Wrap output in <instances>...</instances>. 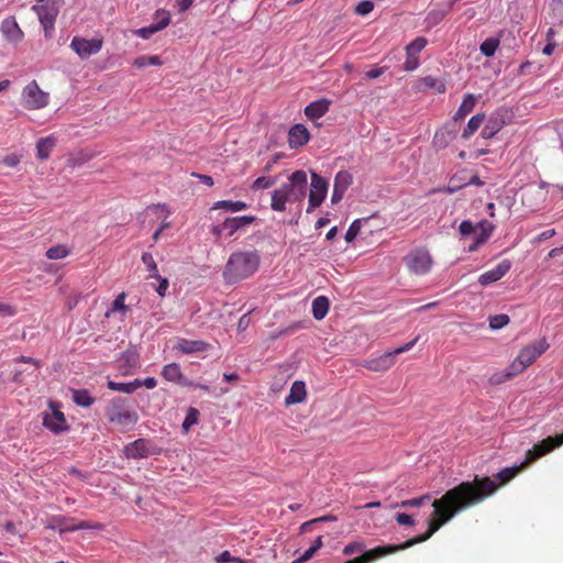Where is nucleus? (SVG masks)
Here are the masks:
<instances>
[{
	"label": "nucleus",
	"instance_id": "nucleus-1",
	"mask_svg": "<svg viewBox=\"0 0 563 563\" xmlns=\"http://www.w3.org/2000/svg\"><path fill=\"white\" fill-rule=\"evenodd\" d=\"M531 449L527 451L525 461L519 465L505 467L500 472L496 474V478L499 481L497 483L493 478L488 476L479 477L475 476L472 482H462L455 487L446 490L443 496L434 501H440L449 495V493H453L454 498L452 501L444 504V508L449 509V511H453L452 518L477 504L484 501L487 497L494 495L500 486L506 485L512 478H515L525 467L534 461H528L529 453Z\"/></svg>",
	"mask_w": 563,
	"mask_h": 563
},
{
	"label": "nucleus",
	"instance_id": "nucleus-2",
	"mask_svg": "<svg viewBox=\"0 0 563 563\" xmlns=\"http://www.w3.org/2000/svg\"><path fill=\"white\" fill-rule=\"evenodd\" d=\"M453 495V493H449V495H446L444 499L432 503L433 514L431 520L429 521L428 530L424 533L411 538L398 545L388 544L384 547H376L372 550L365 551L362 555L352 559L353 563H371L385 555L396 553L397 551L400 550H406L415 544L427 541L442 526H444L452 519L453 511H449V509H445L444 504L452 501V499L454 498Z\"/></svg>",
	"mask_w": 563,
	"mask_h": 563
},
{
	"label": "nucleus",
	"instance_id": "nucleus-3",
	"mask_svg": "<svg viewBox=\"0 0 563 563\" xmlns=\"http://www.w3.org/2000/svg\"><path fill=\"white\" fill-rule=\"evenodd\" d=\"M308 177L305 170H296L272 192L271 208L276 212L286 211L287 202H301L307 195Z\"/></svg>",
	"mask_w": 563,
	"mask_h": 563
},
{
	"label": "nucleus",
	"instance_id": "nucleus-4",
	"mask_svg": "<svg viewBox=\"0 0 563 563\" xmlns=\"http://www.w3.org/2000/svg\"><path fill=\"white\" fill-rule=\"evenodd\" d=\"M260 255L256 251H236L233 252L224 266L222 277L227 285H234L252 275L260 267Z\"/></svg>",
	"mask_w": 563,
	"mask_h": 563
},
{
	"label": "nucleus",
	"instance_id": "nucleus-5",
	"mask_svg": "<svg viewBox=\"0 0 563 563\" xmlns=\"http://www.w3.org/2000/svg\"><path fill=\"white\" fill-rule=\"evenodd\" d=\"M104 415L110 423L118 427L121 431H128L139 421V415L131 409L128 400L114 397L104 409Z\"/></svg>",
	"mask_w": 563,
	"mask_h": 563
},
{
	"label": "nucleus",
	"instance_id": "nucleus-6",
	"mask_svg": "<svg viewBox=\"0 0 563 563\" xmlns=\"http://www.w3.org/2000/svg\"><path fill=\"white\" fill-rule=\"evenodd\" d=\"M549 349L545 339H541L520 350L517 357L511 362V369L518 375L530 366L541 354Z\"/></svg>",
	"mask_w": 563,
	"mask_h": 563
},
{
	"label": "nucleus",
	"instance_id": "nucleus-7",
	"mask_svg": "<svg viewBox=\"0 0 563 563\" xmlns=\"http://www.w3.org/2000/svg\"><path fill=\"white\" fill-rule=\"evenodd\" d=\"M49 102L48 92L42 90L36 80L30 81L22 90L21 103L26 110H40Z\"/></svg>",
	"mask_w": 563,
	"mask_h": 563
},
{
	"label": "nucleus",
	"instance_id": "nucleus-8",
	"mask_svg": "<svg viewBox=\"0 0 563 563\" xmlns=\"http://www.w3.org/2000/svg\"><path fill=\"white\" fill-rule=\"evenodd\" d=\"M418 336L405 345L391 351L384 353L377 357L366 360L363 366L373 372H385L395 365V356L404 352L409 351L418 341Z\"/></svg>",
	"mask_w": 563,
	"mask_h": 563
},
{
	"label": "nucleus",
	"instance_id": "nucleus-9",
	"mask_svg": "<svg viewBox=\"0 0 563 563\" xmlns=\"http://www.w3.org/2000/svg\"><path fill=\"white\" fill-rule=\"evenodd\" d=\"M404 261L409 272L415 275L428 274L433 264L429 251L424 247L410 251Z\"/></svg>",
	"mask_w": 563,
	"mask_h": 563
},
{
	"label": "nucleus",
	"instance_id": "nucleus-10",
	"mask_svg": "<svg viewBox=\"0 0 563 563\" xmlns=\"http://www.w3.org/2000/svg\"><path fill=\"white\" fill-rule=\"evenodd\" d=\"M103 46L102 37L87 40L81 36H74L70 42V48L80 57L88 58L98 54Z\"/></svg>",
	"mask_w": 563,
	"mask_h": 563
},
{
	"label": "nucleus",
	"instance_id": "nucleus-11",
	"mask_svg": "<svg viewBox=\"0 0 563 563\" xmlns=\"http://www.w3.org/2000/svg\"><path fill=\"white\" fill-rule=\"evenodd\" d=\"M309 192V207L307 212H311L314 208L319 207L328 192L329 183L325 178L318 175L316 172H311V184Z\"/></svg>",
	"mask_w": 563,
	"mask_h": 563
},
{
	"label": "nucleus",
	"instance_id": "nucleus-12",
	"mask_svg": "<svg viewBox=\"0 0 563 563\" xmlns=\"http://www.w3.org/2000/svg\"><path fill=\"white\" fill-rule=\"evenodd\" d=\"M156 453V446L146 439H137L124 446V455L128 459H145Z\"/></svg>",
	"mask_w": 563,
	"mask_h": 563
},
{
	"label": "nucleus",
	"instance_id": "nucleus-13",
	"mask_svg": "<svg viewBox=\"0 0 563 563\" xmlns=\"http://www.w3.org/2000/svg\"><path fill=\"white\" fill-rule=\"evenodd\" d=\"M51 412L44 413L43 424L51 431L58 433L67 429L66 418L55 402L49 404Z\"/></svg>",
	"mask_w": 563,
	"mask_h": 563
},
{
	"label": "nucleus",
	"instance_id": "nucleus-14",
	"mask_svg": "<svg viewBox=\"0 0 563 563\" xmlns=\"http://www.w3.org/2000/svg\"><path fill=\"white\" fill-rule=\"evenodd\" d=\"M563 444V433L556 434L555 437H548L543 439L541 442L533 445L531 452L529 453L528 461H537L539 457L550 453L555 448H559Z\"/></svg>",
	"mask_w": 563,
	"mask_h": 563
},
{
	"label": "nucleus",
	"instance_id": "nucleus-15",
	"mask_svg": "<svg viewBox=\"0 0 563 563\" xmlns=\"http://www.w3.org/2000/svg\"><path fill=\"white\" fill-rule=\"evenodd\" d=\"M32 10L38 15L45 36L51 37L54 31L57 9L48 5H33Z\"/></svg>",
	"mask_w": 563,
	"mask_h": 563
},
{
	"label": "nucleus",
	"instance_id": "nucleus-16",
	"mask_svg": "<svg viewBox=\"0 0 563 563\" xmlns=\"http://www.w3.org/2000/svg\"><path fill=\"white\" fill-rule=\"evenodd\" d=\"M511 268V261L510 260H503L499 262L494 268L483 273L478 277V283L482 286H488L489 284H493L499 279H501Z\"/></svg>",
	"mask_w": 563,
	"mask_h": 563
},
{
	"label": "nucleus",
	"instance_id": "nucleus-17",
	"mask_svg": "<svg viewBox=\"0 0 563 563\" xmlns=\"http://www.w3.org/2000/svg\"><path fill=\"white\" fill-rule=\"evenodd\" d=\"M257 218L255 216H240L227 218L222 222V228L227 229V235L232 236L240 230H244L249 225L253 224Z\"/></svg>",
	"mask_w": 563,
	"mask_h": 563
},
{
	"label": "nucleus",
	"instance_id": "nucleus-18",
	"mask_svg": "<svg viewBox=\"0 0 563 563\" xmlns=\"http://www.w3.org/2000/svg\"><path fill=\"white\" fill-rule=\"evenodd\" d=\"M162 376L172 383H175L177 385L181 386H194V382L187 379L177 363H169L165 365L162 369Z\"/></svg>",
	"mask_w": 563,
	"mask_h": 563
},
{
	"label": "nucleus",
	"instance_id": "nucleus-19",
	"mask_svg": "<svg viewBox=\"0 0 563 563\" xmlns=\"http://www.w3.org/2000/svg\"><path fill=\"white\" fill-rule=\"evenodd\" d=\"M0 30L3 36L13 43H19L24 37L23 31L13 16H8L1 22Z\"/></svg>",
	"mask_w": 563,
	"mask_h": 563
},
{
	"label": "nucleus",
	"instance_id": "nucleus-20",
	"mask_svg": "<svg viewBox=\"0 0 563 563\" xmlns=\"http://www.w3.org/2000/svg\"><path fill=\"white\" fill-rule=\"evenodd\" d=\"M506 124L504 113L500 111L494 112L487 120L482 130L484 139H492L495 136Z\"/></svg>",
	"mask_w": 563,
	"mask_h": 563
},
{
	"label": "nucleus",
	"instance_id": "nucleus-21",
	"mask_svg": "<svg viewBox=\"0 0 563 563\" xmlns=\"http://www.w3.org/2000/svg\"><path fill=\"white\" fill-rule=\"evenodd\" d=\"M310 134L303 124H295L288 132V145L290 148H298L308 143Z\"/></svg>",
	"mask_w": 563,
	"mask_h": 563
},
{
	"label": "nucleus",
	"instance_id": "nucleus-22",
	"mask_svg": "<svg viewBox=\"0 0 563 563\" xmlns=\"http://www.w3.org/2000/svg\"><path fill=\"white\" fill-rule=\"evenodd\" d=\"M209 344L201 340L179 339L174 346L175 350L183 354H195L207 351Z\"/></svg>",
	"mask_w": 563,
	"mask_h": 563
},
{
	"label": "nucleus",
	"instance_id": "nucleus-23",
	"mask_svg": "<svg viewBox=\"0 0 563 563\" xmlns=\"http://www.w3.org/2000/svg\"><path fill=\"white\" fill-rule=\"evenodd\" d=\"M329 107L330 101L328 99H319L309 103L305 108V114L310 120H317L323 117L329 111Z\"/></svg>",
	"mask_w": 563,
	"mask_h": 563
},
{
	"label": "nucleus",
	"instance_id": "nucleus-24",
	"mask_svg": "<svg viewBox=\"0 0 563 563\" xmlns=\"http://www.w3.org/2000/svg\"><path fill=\"white\" fill-rule=\"evenodd\" d=\"M57 144V139L54 135H48L46 137H41L36 142V157L40 161H46L54 147Z\"/></svg>",
	"mask_w": 563,
	"mask_h": 563
},
{
	"label": "nucleus",
	"instance_id": "nucleus-25",
	"mask_svg": "<svg viewBox=\"0 0 563 563\" xmlns=\"http://www.w3.org/2000/svg\"><path fill=\"white\" fill-rule=\"evenodd\" d=\"M307 397L306 384L301 380H296L292 383L290 387V391L288 396L285 398V404L287 406L300 404Z\"/></svg>",
	"mask_w": 563,
	"mask_h": 563
},
{
	"label": "nucleus",
	"instance_id": "nucleus-26",
	"mask_svg": "<svg viewBox=\"0 0 563 563\" xmlns=\"http://www.w3.org/2000/svg\"><path fill=\"white\" fill-rule=\"evenodd\" d=\"M476 97L473 93L464 96L462 103L453 115L454 121L463 120L468 113H471L476 104Z\"/></svg>",
	"mask_w": 563,
	"mask_h": 563
},
{
	"label": "nucleus",
	"instance_id": "nucleus-27",
	"mask_svg": "<svg viewBox=\"0 0 563 563\" xmlns=\"http://www.w3.org/2000/svg\"><path fill=\"white\" fill-rule=\"evenodd\" d=\"M466 181H467L466 172L465 170L459 172L450 178L448 187H445L441 191H444L448 194H454V192L459 191L460 189L466 187L467 186Z\"/></svg>",
	"mask_w": 563,
	"mask_h": 563
},
{
	"label": "nucleus",
	"instance_id": "nucleus-28",
	"mask_svg": "<svg viewBox=\"0 0 563 563\" xmlns=\"http://www.w3.org/2000/svg\"><path fill=\"white\" fill-rule=\"evenodd\" d=\"M329 299L325 296H319L312 301V314L316 320H322L329 311Z\"/></svg>",
	"mask_w": 563,
	"mask_h": 563
},
{
	"label": "nucleus",
	"instance_id": "nucleus-29",
	"mask_svg": "<svg viewBox=\"0 0 563 563\" xmlns=\"http://www.w3.org/2000/svg\"><path fill=\"white\" fill-rule=\"evenodd\" d=\"M453 139L454 133L451 130L446 128H441L435 132L433 136V145L437 148L441 150L446 147Z\"/></svg>",
	"mask_w": 563,
	"mask_h": 563
},
{
	"label": "nucleus",
	"instance_id": "nucleus-30",
	"mask_svg": "<svg viewBox=\"0 0 563 563\" xmlns=\"http://www.w3.org/2000/svg\"><path fill=\"white\" fill-rule=\"evenodd\" d=\"M247 208H249V205L244 201L220 200V201L214 202V205L212 206L211 209L212 210L225 209L230 212H239L242 210H246Z\"/></svg>",
	"mask_w": 563,
	"mask_h": 563
},
{
	"label": "nucleus",
	"instance_id": "nucleus-31",
	"mask_svg": "<svg viewBox=\"0 0 563 563\" xmlns=\"http://www.w3.org/2000/svg\"><path fill=\"white\" fill-rule=\"evenodd\" d=\"M108 388L114 391H120L124 394H132L136 388L142 386V383L140 379H135L131 383H117L113 380L108 382Z\"/></svg>",
	"mask_w": 563,
	"mask_h": 563
},
{
	"label": "nucleus",
	"instance_id": "nucleus-32",
	"mask_svg": "<svg viewBox=\"0 0 563 563\" xmlns=\"http://www.w3.org/2000/svg\"><path fill=\"white\" fill-rule=\"evenodd\" d=\"M125 292L119 294L112 301L110 309L104 313V317L110 318L115 312L125 314L130 310V308L125 305Z\"/></svg>",
	"mask_w": 563,
	"mask_h": 563
},
{
	"label": "nucleus",
	"instance_id": "nucleus-33",
	"mask_svg": "<svg viewBox=\"0 0 563 563\" xmlns=\"http://www.w3.org/2000/svg\"><path fill=\"white\" fill-rule=\"evenodd\" d=\"M353 177L347 170H340L334 177L333 188L345 192L352 185Z\"/></svg>",
	"mask_w": 563,
	"mask_h": 563
},
{
	"label": "nucleus",
	"instance_id": "nucleus-34",
	"mask_svg": "<svg viewBox=\"0 0 563 563\" xmlns=\"http://www.w3.org/2000/svg\"><path fill=\"white\" fill-rule=\"evenodd\" d=\"M73 400L77 406L90 407L95 402V398L86 389H73Z\"/></svg>",
	"mask_w": 563,
	"mask_h": 563
},
{
	"label": "nucleus",
	"instance_id": "nucleus-35",
	"mask_svg": "<svg viewBox=\"0 0 563 563\" xmlns=\"http://www.w3.org/2000/svg\"><path fill=\"white\" fill-rule=\"evenodd\" d=\"M148 210L158 214V218H162V223L158 229L162 231L168 229L170 227V222L167 221V218L170 216V210L166 207V205L157 203L148 207Z\"/></svg>",
	"mask_w": 563,
	"mask_h": 563
},
{
	"label": "nucleus",
	"instance_id": "nucleus-36",
	"mask_svg": "<svg viewBox=\"0 0 563 563\" xmlns=\"http://www.w3.org/2000/svg\"><path fill=\"white\" fill-rule=\"evenodd\" d=\"M484 119H485V115L481 114V113L473 115L468 120L467 125L462 133V137L468 139L471 135H473L479 129V126L483 124Z\"/></svg>",
	"mask_w": 563,
	"mask_h": 563
},
{
	"label": "nucleus",
	"instance_id": "nucleus-37",
	"mask_svg": "<svg viewBox=\"0 0 563 563\" xmlns=\"http://www.w3.org/2000/svg\"><path fill=\"white\" fill-rule=\"evenodd\" d=\"M478 227H481V232L476 236L475 245L470 246V251H474L476 250L477 245L485 243L490 236L494 229V227L487 221L478 223Z\"/></svg>",
	"mask_w": 563,
	"mask_h": 563
},
{
	"label": "nucleus",
	"instance_id": "nucleus-38",
	"mask_svg": "<svg viewBox=\"0 0 563 563\" xmlns=\"http://www.w3.org/2000/svg\"><path fill=\"white\" fill-rule=\"evenodd\" d=\"M104 525L93 521H79L71 525V527L62 528V531H77V530H103Z\"/></svg>",
	"mask_w": 563,
	"mask_h": 563
},
{
	"label": "nucleus",
	"instance_id": "nucleus-39",
	"mask_svg": "<svg viewBox=\"0 0 563 563\" xmlns=\"http://www.w3.org/2000/svg\"><path fill=\"white\" fill-rule=\"evenodd\" d=\"M163 60L157 55L146 56L142 55L133 60V66L136 68H144L146 66H161Z\"/></svg>",
	"mask_w": 563,
	"mask_h": 563
},
{
	"label": "nucleus",
	"instance_id": "nucleus-40",
	"mask_svg": "<svg viewBox=\"0 0 563 563\" xmlns=\"http://www.w3.org/2000/svg\"><path fill=\"white\" fill-rule=\"evenodd\" d=\"M518 374L515 373L512 369H511V365H509L505 371L503 372H497V373H494L490 377H489V383L492 385H500L511 378H514L515 376H517Z\"/></svg>",
	"mask_w": 563,
	"mask_h": 563
},
{
	"label": "nucleus",
	"instance_id": "nucleus-41",
	"mask_svg": "<svg viewBox=\"0 0 563 563\" xmlns=\"http://www.w3.org/2000/svg\"><path fill=\"white\" fill-rule=\"evenodd\" d=\"M121 361L130 368H135L140 364V354L135 349H129L122 353Z\"/></svg>",
	"mask_w": 563,
	"mask_h": 563
},
{
	"label": "nucleus",
	"instance_id": "nucleus-42",
	"mask_svg": "<svg viewBox=\"0 0 563 563\" xmlns=\"http://www.w3.org/2000/svg\"><path fill=\"white\" fill-rule=\"evenodd\" d=\"M420 82L424 89H433L434 91H437L439 93H442L445 91L444 82L432 77V76L423 77Z\"/></svg>",
	"mask_w": 563,
	"mask_h": 563
},
{
	"label": "nucleus",
	"instance_id": "nucleus-43",
	"mask_svg": "<svg viewBox=\"0 0 563 563\" xmlns=\"http://www.w3.org/2000/svg\"><path fill=\"white\" fill-rule=\"evenodd\" d=\"M499 46V40L496 37H488L481 44V52L483 55L490 57L495 54Z\"/></svg>",
	"mask_w": 563,
	"mask_h": 563
},
{
	"label": "nucleus",
	"instance_id": "nucleus-44",
	"mask_svg": "<svg viewBox=\"0 0 563 563\" xmlns=\"http://www.w3.org/2000/svg\"><path fill=\"white\" fill-rule=\"evenodd\" d=\"M70 254V250L65 245H55L46 251V256L49 260H62Z\"/></svg>",
	"mask_w": 563,
	"mask_h": 563
},
{
	"label": "nucleus",
	"instance_id": "nucleus-45",
	"mask_svg": "<svg viewBox=\"0 0 563 563\" xmlns=\"http://www.w3.org/2000/svg\"><path fill=\"white\" fill-rule=\"evenodd\" d=\"M91 157H92L91 154L85 153V152L71 154L67 158V165L73 168L79 167V166L84 165L86 162H88Z\"/></svg>",
	"mask_w": 563,
	"mask_h": 563
},
{
	"label": "nucleus",
	"instance_id": "nucleus-46",
	"mask_svg": "<svg viewBox=\"0 0 563 563\" xmlns=\"http://www.w3.org/2000/svg\"><path fill=\"white\" fill-rule=\"evenodd\" d=\"M142 262L145 264L147 271L151 273L150 277L159 278L156 262L151 253H147V252L143 253Z\"/></svg>",
	"mask_w": 563,
	"mask_h": 563
},
{
	"label": "nucleus",
	"instance_id": "nucleus-47",
	"mask_svg": "<svg viewBox=\"0 0 563 563\" xmlns=\"http://www.w3.org/2000/svg\"><path fill=\"white\" fill-rule=\"evenodd\" d=\"M155 23H153L155 25V27L157 29V31H162L164 30L170 22V14L168 11L166 10H157L155 12Z\"/></svg>",
	"mask_w": 563,
	"mask_h": 563
},
{
	"label": "nucleus",
	"instance_id": "nucleus-48",
	"mask_svg": "<svg viewBox=\"0 0 563 563\" xmlns=\"http://www.w3.org/2000/svg\"><path fill=\"white\" fill-rule=\"evenodd\" d=\"M199 418V411L196 408H189L187 411V415L185 417V420L183 422V429L185 432H188L189 429L198 423Z\"/></svg>",
	"mask_w": 563,
	"mask_h": 563
},
{
	"label": "nucleus",
	"instance_id": "nucleus-49",
	"mask_svg": "<svg viewBox=\"0 0 563 563\" xmlns=\"http://www.w3.org/2000/svg\"><path fill=\"white\" fill-rule=\"evenodd\" d=\"M427 40L424 37H417L406 47L407 55H417L426 47Z\"/></svg>",
	"mask_w": 563,
	"mask_h": 563
},
{
	"label": "nucleus",
	"instance_id": "nucleus-50",
	"mask_svg": "<svg viewBox=\"0 0 563 563\" xmlns=\"http://www.w3.org/2000/svg\"><path fill=\"white\" fill-rule=\"evenodd\" d=\"M70 520L71 519H68L63 516L52 517L48 523L46 525V528L52 530L58 529L59 532L63 533L64 531H62V528L71 527V525H68Z\"/></svg>",
	"mask_w": 563,
	"mask_h": 563
},
{
	"label": "nucleus",
	"instance_id": "nucleus-51",
	"mask_svg": "<svg viewBox=\"0 0 563 563\" xmlns=\"http://www.w3.org/2000/svg\"><path fill=\"white\" fill-rule=\"evenodd\" d=\"M323 545V537L322 536H319L314 541L313 543L311 544V547L306 550L303 552V554L301 555L302 559L307 562L309 561L310 559H312L314 556V554L322 548Z\"/></svg>",
	"mask_w": 563,
	"mask_h": 563
},
{
	"label": "nucleus",
	"instance_id": "nucleus-52",
	"mask_svg": "<svg viewBox=\"0 0 563 563\" xmlns=\"http://www.w3.org/2000/svg\"><path fill=\"white\" fill-rule=\"evenodd\" d=\"M510 319L507 314L500 313L489 318V327L493 330L501 329L509 323Z\"/></svg>",
	"mask_w": 563,
	"mask_h": 563
},
{
	"label": "nucleus",
	"instance_id": "nucleus-53",
	"mask_svg": "<svg viewBox=\"0 0 563 563\" xmlns=\"http://www.w3.org/2000/svg\"><path fill=\"white\" fill-rule=\"evenodd\" d=\"M275 184V179L271 177H258L251 185L252 190L267 189L271 188Z\"/></svg>",
	"mask_w": 563,
	"mask_h": 563
},
{
	"label": "nucleus",
	"instance_id": "nucleus-54",
	"mask_svg": "<svg viewBox=\"0 0 563 563\" xmlns=\"http://www.w3.org/2000/svg\"><path fill=\"white\" fill-rule=\"evenodd\" d=\"M365 544L363 542H350L343 548L344 555H353L355 553L365 552Z\"/></svg>",
	"mask_w": 563,
	"mask_h": 563
},
{
	"label": "nucleus",
	"instance_id": "nucleus-55",
	"mask_svg": "<svg viewBox=\"0 0 563 563\" xmlns=\"http://www.w3.org/2000/svg\"><path fill=\"white\" fill-rule=\"evenodd\" d=\"M551 11H552L553 18L560 24H563V0H552Z\"/></svg>",
	"mask_w": 563,
	"mask_h": 563
},
{
	"label": "nucleus",
	"instance_id": "nucleus-56",
	"mask_svg": "<svg viewBox=\"0 0 563 563\" xmlns=\"http://www.w3.org/2000/svg\"><path fill=\"white\" fill-rule=\"evenodd\" d=\"M21 159H22L21 154L11 153V154L3 156L0 159V163L5 165L7 167L14 168L21 163Z\"/></svg>",
	"mask_w": 563,
	"mask_h": 563
},
{
	"label": "nucleus",
	"instance_id": "nucleus-57",
	"mask_svg": "<svg viewBox=\"0 0 563 563\" xmlns=\"http://www.w3.org/2000/svg\"><path fill=\"white\" fill-rule=\"evenodd\" d=\"M430 495L426 494L418 498L407 499L402 500L399 506L400 507H420L422 506L427 500H430Z\"/></svg>",
	"mask_w": 563,
	"mask_h": 563
},
{
	"label": "nucleus",
	"instance_id": "nucleus-58",
	"mask_svg": "<svg viewBox=\"0 0 563 563\" xmlns=\"http://www.w3.org/2000/svg\"><path fill=\"white\" fill-rule=\"evenodd\" d=\"M360 230H361V220L353 221L345 233V236H344L345 241L349 243L354 241L355 238L357 236V234L360 233Z\"/></svg>",
	"mask_w": 563,
	"mask_h": 563
},
{
	"label": "nucleus",
	"instance_id": "nucleus-59",
	"mask_svg": "<svg viewBox=\"0 0 563 563\" xmlns=\"http://www.w3.org/2000/svg\"><path fill=\"white\" fill-rule=\"evenodd\" d=\"M373 9H374L373 1H371V0H363V1L357 3V5L355 8V12L358 15H366V14L371 13L373 11Z\"/></svg>",
	"mask_w": 563,
	"mask_h": 563
},
{
	"label": "nucleus",
	"instance_id": "nucleus-60",
	"mask_svg": "<svg viewBox=\"0 0 563 563\" xmlns=\"http://www.w3.org/2000/svg\"><path fill=\"white\" fill-rule=\"evenodd\" d=\"M460 233L464 236H467V235H471L473 233H476L477 231V227H475L471 221L468 220H465V221H462V223L460 224Z\"/></svg>",
	"mask_w": 563,
	"mask_h": 563
},
{
	"label": "nucleus",
	"instance_id": "nucleus-61",
	"mask_svg": "<svg viewBox=\"0 0 563 563\" xmlns=\"http://www.w3.org/2000/svg\"><path fill=\"white\" fill-rule=\"evenodd\" d=\"M419 66V57L417 55H407L406 60L404 63V69L407 71H412L417 69Z\"/></svg>",
	"mask_w": 563,
	"mask_h": 563
},
{
	"label": "nucleus",
	"instance_id": "nucleus-62",
	"mask_svg": "<svg viewBox=\"0 0 563 563\" xmlns=\"http://www.w3.org/2000/svg\"><path fill=\"white\" fill-rule=\"evenodd\" d=\"M157 31V29L155 27L154 24H151L148 26H145V27H141L139 30L135 31V34L141 36L142 38L144 40H147L150 38L153 34H155Z\"/></svg>",
	"mask_w": 563,
	"mask_h": 563
},
{
	"label": "nucleus",
	"instance_id": "nucleus-63",
	"mask_svg": "<svg viewBox=\"0 0 563 563\" xmlns=\"http://www.w3.org/2000/svg\"><path fill=\"white\" fill-rule=\"evenodd\" d=\"M396 521L400 526H413L415 525V520L412 519V517L405 512L397 514Z\"/></svg>",
	"mask_w": 563,
	"mask_h": 563
},
{
	"label": "nucleus",
	"instance_id": "nucleus-64",
	"mask_svg": "<svg viewBox=\"0 0 563 563\" xmlns=\"http://www.w3.org/2000/svg\"><path fill=\"white\" fill-rule=\"evenodd\" d=\"M233 558L229 551H223L216 558L217 563H233Z\"/></svg>",
	"mask_w": 563,
	"mask_h": 563
}]
</instances>
